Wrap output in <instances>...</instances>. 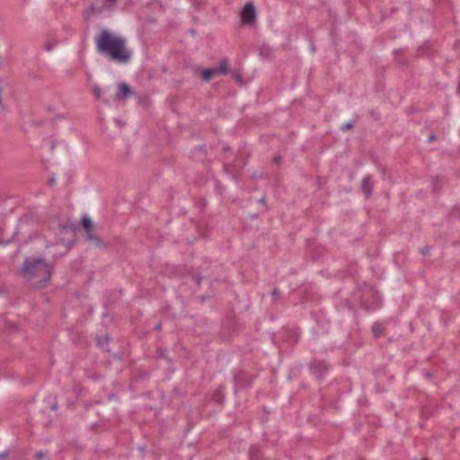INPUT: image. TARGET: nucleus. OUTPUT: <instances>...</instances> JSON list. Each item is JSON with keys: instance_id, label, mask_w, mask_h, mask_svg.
Returning a JSON list of instances; mask_svg holds the SVG:
<instances>
[{"instance_id": "1", "label": "nucleus", "mask_w": 460, "mask_h": 460, "mask_svg": "<svg viewBox=\"0 0 460 460\" xmlns=\"http://www.w3.org/2000/svg\"><path fill=\"white\" fill-rule=\"evenodd\" d=\"M97 51L117 64H126L130 60L131 50L126 40L107 30L102 31L95 37Z\"/></svg>"}, {"instance_id": "2", "label": "nucleus", "mask_w": 460, "mask_h": 460, "mask_svg": "<svg viewBox=\"0 0 460 460\" xmlns=\"http://www.w3.org/2000/svg\"><path fill=\"white\" fill-rule=\"evenodd\" d=\"M22 272L34 280L38 288H43L51 277V266L41 259H28L24 261Z\"/></svg>"}, {"instance_id": "3", "label": "nucleus", "mask_w": 460, "mask_h": 460, "mask_svg": "<svg viewBox=\"0 0 460 460\" xmlns=\"http://www.w3.org/2000/svg\"><path fill=\"white\" fill-rule=\"evenodd\" d=\"M226 70H227L226 63H223L218 67L204 70L202 72V77L204 80L208 81L214 75L225 74L226 72Z\"/></svg>"}, {"instance_id": "4", "label": "nucleus", "mask_w": 460, "mask_h": 460, "mask_svg": "<svg viewBox=\"0 0 460 460\" xmlns=\"http://www.w3.org/2000/svg\"><path fill=\"white\" fill-rule=\"evenodd\" d=\"M255 16V11L252 4H246L241 13V19L243 23H251Z\"/></svg>"}, {"instance_id": "5", "label": "nucleus", "mask_w": 460, "mask_h": 460, "mask_svg": "<svg viewBox=\"0 0 460 460\" xmlns=\"http://www.w3.org/2000/svg\"><path fill=\"white\" fill-rule=\"evenodd\" d=\"M131 95V91L128 85L125 83H120L118 84V92H117V99L118 100H125Z\"/></svg>"}, {"instance_id": "6", "label": "nucleus", "mask_w": 460, "mask_h": 460, "mask_svg": "<svg viewBox=\"0 0 460 460\" xmlns=\"http://www.w3.org/2000/svg\"><path fill=\"white\" fill-rule=\"evenodd\" d=\"M82 226L88 234V238L93 239L92 231L93 230V224L90 217H84L82 220Z\"/></svg>"}, {"instance_id": "7", "label": "nucleus", "mask_w": 460, "mask_h": 460, "mask_svg": "<svg viewBox=\"0 0 460 460\" xmlns=\"http://www.w3.org/2000/svg\"><path fill=\"white\" fill-rule=\"evenodd\" d=\"M58 40L54 39V38H51V39H48L44 44H43V48L45 49V50L47 51H51L56 46H58Z\"/></svg>"}, {"instance_id": "8", "label": "nucleus", "mask_w": 460, "mask_h": 460, "mask_svg": "<svg viewBox=\"0 0 460 460\" xmlns=\"http://www.w3.org/2000/svg\"><path fill=\"white\" fill-rule=\"evenodd\" d=\"M102 4V10L112 9L117 4L118 0H100Z\"/></svg>"}, {"instance_id": "9", "label": "nucleus", "mask_w": 460, "mask_h": 460, "mask_svg": "<svg viewBox=\"0 0 460 460\" xmlns=\"http://www.w3.org/2000/svg\"><path fill=\"white\" fill-rule=\"evenodd\" d=\"M362 189L366 195H369L371 193V181L370 178L367 177L364 179L362 183Z\"/></svg>"}, {"instance_id": "10", "label": "nucleus", "mask_w": 460, "mask_h": 460, "mask_svg": "<svg viewBox=\"0 0 460 460\" xmlns=\"http://www.w3.org/2000/svg\"><path fill=\"white\" fill-rule=\"evenodd\" d=\"M92 90H93V93H94L96 98L100 99L102 97V89L97 84H93L92 86Z\"/></svg>"}, {"instance_id": "11", "label": "nucleus", "mask_w": 460, "mask_h": 460, "mask_svg": "<svg viewBox=\"0 0 460 460\" xmlns=\"http://www.w3.org/2000/svg\"><path fill=\"white\" fill-rule=\"evenodd\" d=\"M61 231H63V232H65V233H69V232H71V233H72V230H71V229H69V228H66V227H63V228L61 229Z\"/></svg>"}, {"instance_id": "12", "label": "nucleus", "mask_w": 460, "mask_h": 460, "mask_svg": "<svg viewBox=\"0 0 460 460\" xmlns=\"http://www.w3.org/2000/svg\"><path fill=\"white\" fill-rule=\"evenodd\" d=\"M345 128H350V125L347 124L346 126H344Z\"/></svg>"}]
</instances>
